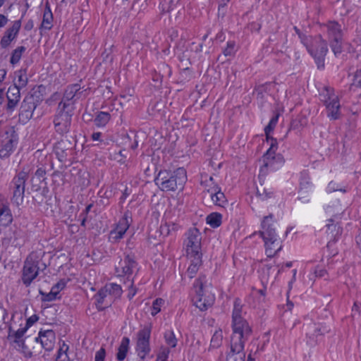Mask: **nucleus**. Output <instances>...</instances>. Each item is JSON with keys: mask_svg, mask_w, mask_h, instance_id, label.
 <instances>
[{"mask_svg": "<svg viewBox=\"0 0 361 361\" xmlns=\"http://www.w3.org/2000/svg\"><path fill=\"white\" fill-rule=\"evenodd\" d=\"M293 28L300 39L301 43L314 58L317 68H323L324 67V59L328 52L326 41L322 38L321 35L312 37L311 35H307L308 30L310 29V25L302 26V28H299L297 26H295Z\"/></svg>", "mask_w": 361, "mask_h": 361, "instance_id": "obj_1", "label": "nucleus"}, {"mask_svg": "<svg viewBox=\"0 0 361 361\" xmlns=\"http://www.w3.org/2000/svg\"><path fill=\"white\" fill-rule=\"evenodd\" d=\"M186 180L184 168H178L173 171L161 170L154 179L156 185L163 191L182 190Z\"/></svg>", "mask_w": 361, "mask_h": 361, "instance_id": "obj_2", "label": "nucleus"}, {"mask_svg": "<svg viewBox=\"0 0 361 361\" xmlns=\"http://www.w3.org/2000/svg\"><path fill=\"white\" fill-rule=\"evenodd\" d=\"M205 282L206 276L202 275L195 280L193 285L196 293L193 298V302L195 306L202 311L207 310L215 300L214 294L209 290L204 285Z\"/></svg>", "mask_w": 361, "mask_h": 361, "instance_id": "obj_3", "label": "nucleus"}, {"mask_svg": "<svg viewBox=\"0 0 361 361\" xmlns=\"http://www.w3.org/2000/svg\"><path fill=\"white\" fill-rule=\"evenodd\" d=\"M242 308L241 300L239 298H235L232 313L231 335L251 336L252 329L247 320L242 317Z\"/></svg>", "mask_w": 361, "mask_h": 361, "instance_id": "obj_4", "label": "nucleus"}, {"mask_svg": "<svg viewBox=\"0 0 361 361\" xmlns=\"http://www.w3.org/2000/svg\"><path fill=\"white\" fill-rule=\"evenodd\" d=\"M74 110L72 106L69 104L58 105L54 119V128L58 133L64 135L70 131Z\"/></svg>", "mask_w": 361, "mask_h": 361, "instance_id": "obj_5", "label": "nucleus"}, {"mask_svg": "<svg viewBox=\"0 0 361 361\" xmlns=\"http://www.w3.org/2000/svg\"><path fill=\"white\" fill-rule=\"evenodd\" d=\"M250 336L231 335L230 350L226 353V361H245V343Z\"/></svg>", "mask_w": 361, "mask_h": 361, "instance_id": "obj_6", "label": "nucleus"}, {"mask_svg": "<svg viewBox=\"0 0 361 361\" xmlns=\"http://www.w3.org/2000/svg\"><path fill=\"white\" fill-rule=\"evenodd\" d=\"M185 240L186 253L188 258L202 255L201 252V233L196 228H192L187 233Z\"/></svg>", "mask_w": 361, "mask_h": 361, "instance_id": "obj_7", "label": "nucleus"}, {"mask_svg": "<svg viewBox=\"0 0 361 361\" xmlns=\"http://www.w3.org/2000/svg\"><path fill=\"white\" fill-rule=\"evenodd\" d=\"M39 262L33 259L32 255H30L25 261L22 281L27 287L39 274Z\"/></svg>", "mask_w": 361, "mask_h": 361, "instance_id": "obj_8", "label": "nucleus"}, {"mask_svg": "<svg viewBox=\"0 0 361 361\" xmlns=\"http://www.w3.org/2000/svg\"><path fill=\"white\" fill-rule=\"evenodd\" d=\"M150 335L151 329L148 326H145L137 333V341L135 350L137 353V355L142 360L151 350L149 345Z\"/></svg>", "mask_w": 361, "mask_h": 361, "instance_id": "obj_9", "label": "nucleus"}, {"mask_svg": "<svg viewBox=\"0 0 361 361\" xmlns=\"http://www.w3.org/2000/svg\"><path fill=\"white\" fill-rule=\"evenodd\" d=\"M330 47L336 56L342 52L343 29L341 24H328Z\"/></svg>", "mask_w": 361, "mask_h": 361, "instance_id": "obj_10", "label": "nucleus"}, {"mask_svg": "<svg viewBox=\"0 0 361 361\" xmlns=\"http://www.w3.org/2000/svg\"><path fill=\"white\" fill-rule=\"evenodd\" d=\"M273 214L264 216L262 221V231H259V234L263 238L264 244L269 245L275 244L276 243L277 235L276 233L275 228L273 227Z\"/></svg>", "mask_w": 361, "mask_h": 361, "instance_id": "obj_11", "label": "nucleus"}, {"mask_svg": "<svg viewBox=\"0 0 361 361\" xmlns=\"http://www.w3.org/2000/svg\"><path fill=\"white\" fill-rule=\"evenodd\" d=\"M343 213L334 214L330 218L327 219L326 224V232L330 236V241L336 242L343 233V228L341 226V216Z\"/></svg>", "mask_w": 361, "mask_h": 361, "instance_id": "obj_12", "label": "nucleus"}, {"mask_svg": "<svg viewBox=\"0 0 361 361\" xmlns=\"http://www.w3.org/2000/svg\"><path fill=\"white\" fill-rule=\"evenodd\" d=\"M328 98L324 100L327 116L332 120H336L340 116V102L337 96L332 94L333 90L325 87Z\"/></svg>", "mask_w": 361, "mask_h": 361, "instance_id": "obj_13", "label": "nucleus"}, {"mask_svg": "<svg viewBox=\"0 0 361 361\" xmlns=\"http://www.w3.org/2000/svg\"><path fill=\"white\" fill-rule=\"evenodd\" d=\"M37 107L35 98L32 95L25 97L23 100L19 111V121L26 123L32 117L33 112Z\"/></svg>", "mask_w": 361, "mask_h": 361, "instance_id": "obj_14", "label": "nucleus"}, {"mask_svg": "<svg viewBox=\"0 0 361 361\" xmlns=\"http://www.w3.org/2000/svg\"><path fill=\"white\" fill-rule=\"evenodd\" d=\"M137 262L133 255H126L123 259L119 262V265L116 268V271L118 275L127 276L128 277L133 275V271L137 267Z\"/></svg>", "mask_w": 361, "mask_h": 361, "instance_id": "obj_15", "label": "nucleus"}, {"mask_svg": "<svg viewBox=\"0 0 361 361\" xmlns=\"http://www.w3.org/2000/svg\"><path fill=\"white\" fill-rule=\"evenodd\" d=\"M80 85L79 84H73L67 87L63 94V97L59 104H69L75 109V102L80 98L82 93L80 91Z\"/></svg>", "mask_w": 361, "mask_h": 361, "instance_id": "obj_16", "label": "nucleus"}, {"mask_svg": "<svg viewBox=\"0 0 361 361\" xmlns=\"http://www.w3.org/2000/svg\"><path fill=\"white\" fill-rule=\"evenodd\" d=\"M128 228L129 222L128 219L124 217L118 221L116 227L110 232L109 240L114 243H118L123 238Z\"/></svg>", "mask_w": 361, "mask_h": 361, "instance_id": "obj_17", "label": "nucleus"}, {"mask_svg": "<svg viewBox=\"0 0 361 361\" xmlns=\"http://www.w3.org/2000/svg\"><path fill=\"white\" fill-rule=\"evenodd\" d=\"M73 149L72 142L68 139H61L54 146L55 153L61 161L66 160L68 152Z\"/></svg>", "mask_w": 361, "mask_h": 361, "instance_id": "obj_18", "label": "nucleus"}, {"mask_svg": "<svg viewBox=\"0 0 361 361\" xmlns=\"http://www.w3.org/2000/svg\"><path fill=\"white\" fill-rule=\"evenodd\" d=\"M67 281L65 279H61L54 286H52L49 293H45L39 290V294L42 296V301L51 302L55 300L58 298V295L66 286Z\"/></svg>", "mask_w": 361, "mask_h": 361, "instance_id": "obj_19", "label": "nucleus"}, {"mask_svg": "<svg viewBox=\"0 0 361 361\" xmlns=\"http://www.w3.org/2000/svg\"><path fill=\"white\" fill-rule=\"evenodd\" d=\"M38 338L40 339L42 347L47 351H50L54 348L55 342V333L52 330L40 331Z\"/></svg>", "mask_w": 361, "mask_h": 361, "instance_id": "obj_20", "label": "nucleus"}, {"mask_svg": "<svg viewBox=\"0 0 361 361\" xmlns=\"http://www.w3.org/2000/svg\"><path fill=\"white\" fill-rule=\"evenodd\" d=\"M213 202L220 207H224L227 200L225 195L221 191V188L215 184L207 190Z\"/></svg>", "mask_w": 361, "mask_h": 361, "instance_id": "obj_21", "label": "nucleus"}, {"mask_svg": "<svg viewBox=\"0 0 361 361\" xmlns=\"http://www.w3.org/2000/svg\"><path fill=\"white\" fill-rule=\"evenodd\" d=\"M18 144V139L12 137L4 140L0 145V159H6L13 152Z\"/></svg>", "mask_w": 361, "mask_h": 361, "instance_id": "obj_22", "label": "nucleus"}, {"mask_svg": "<svg viewBox=\"0 0 361 361\" xmlns=\"http://www.w3.org/2000/svg\"><path fill=\"white\" fill-rule=\"evenodd\" d=\"M26 329L20 328L18 330H14L12 326H8L7 339L10 341V343L15 345H18L21 342L25 341L24 337L26 333Z\"/></svg>", "mask_w": 361, "mask_h": 361, "instance_id": "obj_23", "label": "nucleus"}, {"mask_svg": "<svg viewBox=\"0 0 361 361\" xmlns=\"http://www.w3.org/2000/svg\"><path fill=\"white\" fill-rule=\"evenodd\" d=\"M20 27V24H13L12 27L5 32L0 42L2 48H6L11 44V41L16 37Z\"/></svg>", "mask_w": 361, "mask_h": 361, "instance_id": "obj_24", "label": "nucleus"}, {"mask_svg": "<svg viewBox=\"0 0 361 361\" xmlns=\"http://www.w3.org/2000/svg\"><path fill=\"white\" fill-rule=\"evenodd\" d=\"M13 222V215L8 204L0 205V226H8Z\"/></svg>", "mask_w": 361, "mask_h": 361, "instance_id": "obj_25", "label": "nucleus"}, {"mask_svg": "<svg viewBox=\"0 0 361 361\" xmlns=\"http://www.w3.org/2000/svg\"><path fill=\"white\" fill-rule=\"evenodd\" d=\"M202 256H192V258H189L190 259V264L185 274V276H187L190 279L194 278L202 264Z\"/></svg>", "mask_w": 361, "mask_h": 361, "instance_id": "obj_26", "label": "nucleus"}, {"mask_svg": "<svg viewBox=\"0 0 361 361\" xmlns=\"http://www.w3.org/2000/svg\"><path fill=\"white\" fill-rule=\"evenodd\" d=\"M306 334L310 338L314 339L319 335H323L328 332L324 327H321L319 324H309L305 326Z\"/></svg>", "mask_w": 361, "mask_h": 361, "instance_id": "obj_27", "label": "nucleus"}, {"mask_svg": "<svg viewBox=\"0 0 361 361\" xmlns=\"http://www.w3.org/2000/svg\"><path fill=\"white\" fill-rule=\"evenodd\" d=\"M130 339L128 337H123L118 348L116 358L118 361H123L129 350Z\"/></svg>", "mask_w": 361, "mask_h": 361, "instance_id": "obj_28", "label": "nucleus"}, {"mask_svg": "<svg viewBox=\"0 0 361 361\" xmlns=\"http://www.w3.org/2000/svg\"><path fill=\"white\" fill-rule=\"evenodd\" d=\"M13 195L11 199L13 204L17 207L23 204L24 200L25 188L12 186Z\"/></svg>", "mask_w": 361, "mask_h": 361, "instance_id": "obj_29", "label": "nucleus"}, {"mask_svg": "<svg viewBox=\"0 0 361 361\" xmlns=\"http://www.w3.org/2000/svg\"><path fill=\"white\" fill-rule=\"evenodd\" d=\"M16 80L14 82V85L24 88L27 85L28 78L27 75V68H21L19 71L15 72Z\"/></svg>", "mask_w": 361, "mask_h": 361, "instance_id": "obj_30", "label": "nucleus"}, {"mask_svg": "<svg viewBox=\"0 0 361 361\" xmlns=\"http://www.w3.org/2000/svg\"><path fill=\"white\" fill-rule=\"evenodd\" d=\"M29 177L28 172L24 170L18 173L11 181L12 186L25 188V183Z\"/></svg>", "mask_w": 361, "mask_h": 361, "instance_id": "obj_31", "label": "nucleus"}, {"mask_svg": "<svg viewBox=\"0 0 361 361\" xmlns=\"http://www.w3.org/2000/svg\"><path fill=\"white\" fill-rule=\"evenodd\" d=\"M108 295V290L105 288H101L94 295L96 300V307L98 311H102L105 309V307L102 306L105 298Z\"/></svg>", "mask_w": 361, "mask_h": 361, "instance_id": "obj_32", "label": "nucleus"}, {"mask_svg": "<svg viewBox=\"0 0 361 361\" xmlns=\"http://www.w3.org/2000/svg\"><path fill=\"white\" fill-rule=\"evenodd\" d=\"M110 118L111 115L108 112L99 111L94 119V124L97 127H104Z\"/></svg>", "mask_w": 361, "mask_h": 361, "instance_id": "obj_33", "label": "nucleus"}, {"mask_svg": "<svg viewBox=\"0 0 361 361\" xmlns=\"http://www.w3.org/2000/svg\"><path fill=\"white\" fill-rule=\"evenodd\" d=\"M222 216L219 213L213 212L207 217V223L212 228H217L221 224Z\"/></svg>", "mask_w": 361, "mask_h": 361, "instance_id": "obj_34", "label": "nucleus"}, {"mask_svg": "<svg viewBox=\"0 0 361 361\" xmlns=\"http://www.w3.org/2000/svg\"><path fill=\"white\" fill-rule=\"evenodd\" d=\"M223 333L221 329L216 330L211 339L209 348H218L222 345Z\"/></svg>", "mask_w": 361, "mask_h": 361, "instance_id": "obj_35", "label": "nucleus"}, {"mask_svg": "<svg viewBox=\"0 0 361 361\" xmlns=\"http://www.w3.org/2000/svg\"><path fill=\"white\" fill-rule=\"evenodd\" d=\"M25 50L26 48L23 46L18 47L16 49H14L11 54L10 63L12 65L18 63L21 59L23 53H24Z\"/></svg>", "mask_w": 361, "mask_h": 361, "instance_id": "obj_36", "label": "nucleus"}, {"mask_svg": "<svg viewBox=\"0 0 361 361\" xmlns=\"http://www.w3.org/2000/svg\"><path fill=\"white\" fill-rule=\"evenodd\" d=\"M279 114L276 113L271 118L269 124L264 128V133L266 134L267 140H269L270 133L274 130L279 120Z\"/></svg>", "mask_w": 361, "mask_h": 361, "instance_id": "obj_37", "label": "nucleus"}, {"mask_svg": "<svg viewBox=\"0 0 361 361\" xmlns=\"http://www.w3.org/2000/svg\"><path fill=\"white\" fill-rule=\"evenodd\" d=\"M164 339L166 343L171 348H175L177 345L178 340L176 339L173 331L168 330L164 333Z\"/></svg>", "mask_w": 361, "mask_h": 361, "instance_id": "obj_38", "label": "nucleus"}, {"mask_svg": "<svg viewBox=\"0 0 361 361\" xmlns=\"http://www.w3.org/2000/svg\"><path fill=\"white\" fill-rule=\"evenodd\" d=\"M107 289L109 295H114L115 296H120L122 293V289L120 285L116 283H110L104 286Z\"/></svg>", "mask_w": 361, "mask_h": 361, "instance_id": "obj_39", "label": "nucleus"}, {"mask_svg": "<svg viewBox=\"0 0 361 361\" xmlns=\"http://www.w3.org/2000/svg\"><path fill=\"white\" fill-rule=\"evenodd\" d=\"M20 87H18L16 85L10 86L8 89L7 93H6V97L8 98V97L11 99H16L20 100Z\"/></svg>", "mask_w": 361, "mask_h": 361, "instance_id": "obj_40", "label": "nucleus"}, {"mask_svg": "<svg viewBox=\"0 0 361 361\" xmlns=\"http://www.w3.org/2000/svg\"><path fill=\"white\" fill-rule=\"evenodd\" d=\"M269 140L271 141L270 147L267 151V153L265 154L264 156L267 157V158L271 157L272 159H274V155L275 154L278 145L277 140L269 135V140H267V141Z\"/></svg>", "mask_w": 361, "mask_h": 361, "instance_id": "obj_41", "label": "nucleus"}, {"mask_svg": "<svg viewBox=\"0 0 361 361\" xmlns=\"http://www.w3.org/2000/svg\"><path fill=\"white\" fill-rule=\"evenodd\" d=\"M16 349L18 350L20 353H22L24 357L27 358H30L32 356V351L28 348V347L25 344V341L21 342L18 345H14Z\"/></svg>", "mask_w": 361, "mask_h": 361, "instance_id": "obj_42", "label": "nucleus"}, {"mask_svg": "<svg viewBox=\"0 0 361 361\" xmlns=\"http://www.w3.org/2000/svg\"><path fill=\"white\" fill-rule=\"evenodd\" d=\"M235 51V42L234 41H228L226 47L223 50V54L225 56H233Z\"/></svg>", "mask_w": 361, "mask_h": 361, "instance_id": "obj_43", "label": "nucleus"}, {"mask_svg": "<svg viewBox=\"0 0 361 361\" xmlns=\"http://www.w3.org/2000/svg\"><path fill=\"white\" fill-rule=\"evenodd\" d=\"M68 350V346L66 344H63L62 347H61L58 351L56 361H66L68 360V356L67 355V351Z\"/></svg>", "mask_w": 361, "mask_h": 361, "instance_id": "obj_44", "label": "nucleus"}, {"mask_svg": "<svg viewBox=\"0 0 361 361\" xmlns=\"http://www.w3.org/2000/svg\"><path fill=\"white\" fill-rule=\"evenodd\" d=\"M164 300L162 298H157L154 300L152 306L151 314L155 316L161 311V307L164 305Z\"/></svg>", "mask_w": 361, "mask_h": 361, "instance_id": "obj_45", "label": "nucleus"}, {"mask_svg": "<svg viewBox=\"0 0 361 361\" xmlns=\"http://www.w3.org/2000/svg\"><path fill=\"white\" fill-rule=\"evenodd\" d=\"M170 350L167 347L161 346L157 355L156 361H166L169 357Z\"/></svg>", "mask_w": 361, "mask_h": 361, "instance_id": "obj_46", "label": "nucleus"}, {"mask_svg": "<svg viewBox=\"0 0 361 361\" xmlns=\"http://www.w3.org/2000/svg\"><path fill=\"white\" fill-rule=\"evenodd\" d=\"M266 247V255L268 257H273L276 253H278L281 250V246H279L276 249L272 248V245L275 244H271L269 242V245L264 244Z\"/></svg>", "mask_w": 361, "mask_h": 361, "instance_id": "obj_47", "label": "nucleus"}, {"mask_svg": "<svg viewBox=\"0 0 361 361\" xmlns=\"http://www.w3.org/2000/svg\"><path fill=\"white\" fill-rule=\"evenodd\" d=\"M53 20V14L50 9V7L48 6V4H46L43 12V19L42 23H51Z\"/></svg>", "mask_w": 361, "mask_h": 361, "instance_id": "obj_48", "label": "nucleus"}, {"mask_svg": "<svg viewBox=\"0 0 361 361\" xmlns=\"http://www.w3.org/2000/svg\"><path fill=\"white\" fill-rule=\"evenodd\" d=\"M257 195L262 200H267L272 197L273 192L271 191H267L265 188H257Z\"/></svg>", "mask_w": 361, "mask_h": 361, "instance_id": "obj_49", "label": "nucleus"}, {"mask_svg": "<svg viewBox=\"0 0 361 361\" xmlns=\"http://www.w3.org/2000/svg\"><path fill=\"white\" fill-rule=\"evenodd\" d=\"M39 320V317L37 314H33L26 320V324L23 329H26V331L31 327L35 323H36Z\"/></svg>", "mask_w": 361, "mask_h": 361, "instance_id": "obj_50", "label": "nucleus"}, {"mask_svg": "<svg viewBox=\"0 0 361 361\" xmlns=\"http://www.w3.org/2000/svg\"><path fill=\"white\" fill-rule=\"evenodd\" d=\"M46 170L43 168H39L35 173V176L38 179L39 182H42L46 179Z\"/></svg>", "mask_w": 361, "mask_h": 361, "instance_id": "obj_51", "label": "nucleus"}, {"mask_svg": "<svg viewBox=\"0 0 361 361\" xmlns=\"http://www.w3.org/2000/svg\"><path fill=\"white\" fill-rule=\"evenodd\" d=\"M106 356L105 349L102 348L95 353L94 361H104Z\"/></svg>", "mask_w": 361, "mask_h": 361, "instance_id": "obj_52", "label": "nucleus"}, {"mask_svg": "<svg viewBox=\"0 0 361 361\" xmlns=\"http://www.w3.org/2000/svg\"><path fill=\"white\" fill-rule=\"evenodd\" d=\"M8 104H7V109L9 111H13L16 106H17L19 100L16 99H11L9 97L7 98Z\"/></svg>", "mask_w": 361, "mask_h": 361, "instance_id": "obj_53", "label": "nucleus"}, {"mask_svg": "<svg viewBox=\"0 0 361 361\" xmlns=\"http://www.w3.org/2000/svg\"><path fill=\"white\" fill-rule=\"evenodd\" d=\"M231 0H218L219 2V8H218V15L219 16L221 14V11H224V7L226 6L227 4Z\"/></svg>", "mask_w": 361, "mask_h": 361, "instance_id": "obj_54", "label": "nucleus"}, {"mask_svg": "<svg viewBox=\"0 0 361 361\" xmlns=\"http://www.w3.org/2000/svg\"><path fill=\"white\" fill-rule=\"evenodd\" d=\"M300 184V187L302 188H307L310 185V178L308 177L302 176V178H301Z\"/></svg>", "mask_w": 361, "mask_h": 361, "instance_id": "obj_55", "label": "nucleus"}, {"mask_svg": "<svg viewBox=\"0 0 361 361\" xmlns=\"http://www.w3.org/2000/svg\"><path fill=\"white\" fill-rule=\"evenodd\" d=\"M314 274L317 277H324L326 274V271L324 269L317 267Z\"/></svg>", "mask_w": 361, "mask_h": 361, "instance_id": "obj_56", "label": "nucleus"}, {"mask_svg": "<svg viewBox=\"0 0 361 361\" xmlns=\"http://www.w3.org/2000/svg\"><path fill=\"white\" fill-rule=\"evenodd\" d=\"M52 27V25L51 24H40V26L39 27V30H40V34L42 35L43 32L45 31V30H51Z\"/></svg>", "mask_w": 361, "mask_h": 361, "instance_id": "obj_57", "label": "nucleus"}, {"mask_svg": "<svg viewBox=\"0 0 361 361\" xmlns=\"http://www.w3.org/2000/svg\"><path fill=\"white\" fill-rule=\"evenodd\" d=\"M180 0H169V8L173 9L179 3Z\"/></svg>", "mask_w": 361, "mask_h": 361, "instance_id": "obj_58", "label": "nucleus"}, {"mask_svg": "<svg viewBox=\"0 0 361 361\" xmlns=\"http://www.w3.org/2000/svg\"><path fill=\"white\" fill-rule=\"evenodd\" d=\"M160 229H161V233L162 234H164V233H166V235L169 234L170 230H169V226L167 224L161 226Z\"/></svg>", "mask_w": 361, "mask_h": 361, "instance_id": "obj_59", "label": "nucleus"}, {"mask_svg": "<svg viewBox=\"0 0 361 361\" xmlns=\"http://www.w3.org/2000/svg\"><path fill=\"white\" fill-rule=\"evenodd\" d=\"M93 207V204H88L85 209L81 213L80 216H86L87 215V214L90 212L91 208Z\"/></svg>", "mask_w": 361, "mask_h": 361, "instance_id": "obj_60", "label": "nucleus"}, {"mask_svg": "<svg viewBox=\"0 0 361 361\" xmlns=\"http://www.w3.org/2000/svg\"><path fill=\"white\" fill-rule=\"evenodd\" d=\"M354 82H355V83H357V80L359 79H361V69L360 70H357L355 73V75H354Z\"/></svg>", "mask_w": 361, "mask_h": 361, "instance_id": "obj_61", "label": "nucleus"}, {"mask_svg": "<svg viewBox=\"0 0 361 361\" xmlns=\"http://www.w3.org/2000/svg\"><path fill=\"white\" fill-rule=\"evenodd\" d=\"M6 75V71L4 68L0 69V82H3Z\"/></svg>", "mask_w": 361, "mask_h": 361, "instance_id": "obj_62", "label": "nucleus"}, {"mask_svg": "<svg viewBox=\"0 0 361 361\" xmlns=\"http://www.w3.org/2000/svg\"><path fill=\"white\" fill-rule=\"evenodd\" d=\"M102 136V133L99 132L94 133L92 135V139L94 141L99 140L100 137Z\"/></svg>", "mask_w": 361, "mask_h": 361, "instance_id": "obj_63", "label": "nucleus"}, {"mask_svg": "<svg viewBox=\"0 0 361 361\" xmlns=\"http://www.w3.org/2000/svg\"><path fill=\"white\" fill-rule=\"evenodd\" d=\"M7 21V17L3 14H0V23H6Z\"/></svg>", "mask_w": 361, "mask_h": 361, "instance_id": "obj_64", "label": "nucleus"}]
</instances>
